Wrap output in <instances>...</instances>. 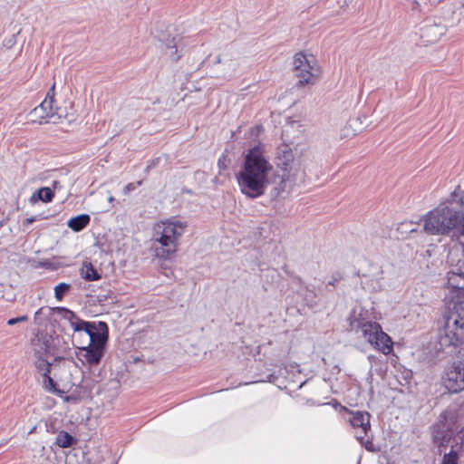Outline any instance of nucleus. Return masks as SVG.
Listing matches in <instances>:
<instances>
[{"label":"nucleus","mask_w":464,"mask_h":464,"mask_svg":"<svg viewBox=\"0 0 464 464\" xmlns=\"http://www.w3.org/2000/svg\"><path fill=\"white\" fill-rule=\"evenodd\" d=\"M35 428H36V427H34V428L29 431V433H33V432L34 431Z\"/></svg>","instance_id":"obj_36"},{"label":"nucleus","mask_w":464,"mask_h":464,"mask_svg":"<svg viewBox=\"0 0 464 464\" xmlns=\"http://www.w3.org/2000/svg\"><path fill=\"white\" fill-rule=\"evenodd\" d=\"M53 192L49 187L40 188L38 190L33 193L30 198V202L32 204L36 203L38 200H41L44 203L51 202L53 198Z\"/></svg>","instance_id":"obj_19"},{"label":"nucleus","mask_w":464,"mask_h":464,"mask_svg":"<svg viewBox=\"0 0 464 464\" xmlns=\"http://www.w3.org/2000/svg\"><path fill=\"white\" fill-rule=\"evenodd\" d=\"M423 230L431 236H451L459 240L450 254L454 252L464 256V190H455L449 198L430 210L421 218Z\"/></svg>","instance_id":"obj_2"},{"label":"nucleus","mask_w":464,"mask_h":464,"mask_svg":"<svg viewBox=\"0 0 464 464\" xmlns=\"http://www.w3.org/2000/svg\"><path fill=\"white\" fill-rule=\"evenodd\" d=\"M351 425L353 428L361 429V432L364 435L370 430V414L368 412L355 411L352 412L350 419Z\"/></svg>","instance_id":"obj_18"},{"label":"nucleus","mask_w":464,"mask_h":464,"mask_svg":"<svg viewBox=\"0 0 464 464\" xmlns=\"http://www.w3.org/2000/svg\"><path fill=\"white\" fill-rule=\"evenodd\" d=\"M37 218L36 217H30V218H27L24 221V226L25 227H28L29 225L33 224L34 221H36Z\"/></svg>","instance_id":"obj_29"},{"label":"nucleus","mask_w":464,"mask_h":464,"mask_svg":"<svg viewBox=\"0 0 464 464\" xmlns=\"http://www.w3.org/2000/svg\"><path fill=\"white\" fill-rule=\"evenodd\" d=\"M446 312L443 323L459 317L464 310V272L452 269L447 274Z\"/></svg>","instance_id":"obj_5"},{"label":"nucleus","mask_w":464,"mask_h":464,"mask_svg":"<svg viewBox=\"0 0 464 464\" xmlns=\"http://www.w3.org/2000/svg\"><path fill=\"white\" fill-rule=\"evenodd\" d=\"M113 199H114V198H113L112 197H110V198H109V201H110V202L113 201Z\"/></svg>","instance_id":"obj_38"},{"label":"nucleus","mask_w":464,"mask_h":464,"mask_svg":"<svg viewBox=\"0 0 464 464\" xmlns=\"http://www.w3.org/2000/svg\"><path fill=\"white\" fill-rule=\"evenodd\" d=\"M188 222L170 217L155 222L151 228L150 248L156 258L169 260L179 250Z\"/></svg>","instance_id":"obj_4"},{"label":"nucleus","mask_w":464,"mask_h":464,"mask_svg":"<svg viewBox=\"0 0 464 464\" xmlns=\"http://www.w3.org/2000/svg\"><path fill=\"white\" fill-rule=\"evenodd\" d=\"M28 320L27 315H22L15 318H11L7 321L8 325H14L15 324L26 322Z\"/></svg>","instance_id":"obj_28"},{"label":"nucleus","mask_w":464,"mask_h":464,"mask_svg":"<svg viewBox=\"0 0 464 464\" xmlns=\"http://www.w3.org/2000/svg\"><path fill=\"white\" fill-rule=\"evenodd\" d=\"M361 336L374 349L387 355L392 352L393 343L392 338L382 331L381 324L377 322H371L363 324L359 329Z\"/></svg>","instance_id":"obj_8"},{"label":"nucleus","mask_w":464,"mask_h":464,"mask_svg":"<svg viewBox=\"0 0 464 464\" xmlns=\"http://www.w3.org/2000/svg\"><path fill=\"white\" fill-rule=\"evenodd\" d=\"M453 440L454 444H450V451L443 455L440 464H459V452L454 448L459 447L460 449L464 443V427L456 434Z\"/></svg>","instance_id":"obj_14"},{"label":"nucleus","mask_w":464,"mask_h":464,"mask_svg":"<svg viewBox=\"0 0 464 464\" xmlns=\"http://www.w3.org/2000/svg\"><path fill=\"white\" fill-rule=\"evenodd\" d=\"M81 276L87 281H95L101 278L100 274L90 262L83 263L81 269Z\"/></svg>","instance_id":"obj_22"},{"label":"nucleus","mask_w":464,"mask_h":464,"mask_svg":"<svg viewBox=\"0 0 464 464\" xmlns=\"http://www.w3.org/2000/svg\"><path fill=\"white\" fill-rule=\"evenodd\" d=\"M91 218L90 216L87 214H81L77 217L72 218L68 221V227L75 231L79 232L82 230L90 222Z\"/></svg>","instance_id":"obj_21"},{"label":"nucleus","mask_w":464,"mask_h":464,"mask_svg":"<svg viewBox=\"0 0 464 464\" xmlns=\"http://www.w3.org/2000/svg\"><path fill=\"white\" fill-rule=\"evenodd\" d=\"M173 54H174V51L171 49V50H170V53H169V55H171V56H172Z\"/></svg>","instance_id":"obj_37"},{"label":"nucleus","mask_w":464,"mask_h":464,"mask_svg":"<svg viewBox=\"0 0 464 464\" xmlns=\"http://www.w3.org/2000/svg\"><path fill=\"white\" fill-rule=\"evenodd\" d=\"M218 166L221 168L223 166V163H221V160H218Z\"/></svg>","instance_id":"obj_34"},{"label":"nucleus","mask_w":464,"mask_h":464,"mask_svg":"<svg viewBox=\"0 0 464 464\" xmlns=\"http://www.w3.org/2000/svg\"><path fill=\"white\" fill-rule=\"evenodd\" d=\"M55 311L73 329L72 342L78 349L77 357L89 366L97 365L105 353V348L109 338V328L102 321L88 322L80 319L75 313L65 308L56 307Z\"/></svg>","instance_id":"obj_1"},{"label":"nucleus","mask_w":464,"mask_h":464,"mask_svg":"<svg viewBox=\"0 0 464 464\" xmlns=\"http://www.w3.org/2000/svg\"><path fill=\"white\" fill-rule=\"evenodd\" d=\"M71 289V285L67 283H60L54 287V296L58 301H62L63 296Z\"/></svg>","instance_id":"obj_26"},{"label":"nucleus","mask_w":464,"mask_h":464,"mask_svg":"<svg viewBox=\"0 0 464 464\" xmlns=\"http://www.w3.org/2000/svg\"><path fill=\"white\" fill-rule=\"evenodd\" d=\"M369 312L361 305H355L349 316V325L352 331L359 333L363 324L371 323Z\"/></svg>","instance_id":"obj_13"},{"label":"nucleus","mask_w":464,"mask_h":464,"mask_svg":"<svg viewBox=\"0 0 464 464\" xmlns=\"http://www.w3.org/2000/svg\"><path fill=\"white\" fill-rule=\"evenodd\" d=\"M295 160L294 153L288 146L282 145L277 149L276 162L280 170L285 169Z\"/></svg>","instance_id":"obj_16"},{"label":"nucleus","mask_w":464,"mask_h":464,"mask_svg":"<svg viewBox=\"0 0 464 464\" xmlns=\"http://www.w3.org/2000/svg\"><path fill=\"white\" fill-rule=\"evenodd\" d=\"M356 439L361 442L363 443V436L362 434H356Z\"/></svg>","instance_id":"obj_31"},{"label":"nucleus","mask_w":464,"mask_h":464,"mask_svg":"<svg viewBox=\"0 0 464 464\" xmlns=\"http://www.w3.org/2000/svg\"><path fill=\"white\" fill-rule=\"evenodd\" d=\"M75 442L74 438L66 431H61L56 437L55 443L61 448H69Z\"/></svg>","instance_id":"obj_24"},{"label":"nucleus","mask_w":464,"mask_h":464,"mask_svg":"<svg viewBox=\"0 0 464 464\" xmlns=\"http://www.w3.org/2000/svg\"><path fill=\"white\" fill-rule=\"evenodd\" d=\"M443 384L452 393L464 390V348L458 361L447 370L443 377Z\"/></svg>","instance_id":"obj_11"},{"label":"nucleus","mask_w":464,"mask_h":464,"mask_svg":"<svg viewBox=\"0 0 464 464\" xmlns=\"http://www.w3.org/2000/svg\"><path fill=\"white\" fill-rule=\"evenodd\" d=\"M462 5H463V7H464V0H463V2H462Z\"/></svg>","instance_id":"obj_40"},{"label":"nucleus","mask_w":464,"mask_h":464,"mask_svg":"<svg viewBox=\"0 0 464 464\" xmlns=\"http://www.w3.org/2000/svg\"><path fill=\"white\" fill-rule=\"evenodd\" d=\"M51 365H48L47 369H38L40 372L43 373L44 376V387L45 390L49 392H54L55 390V382L50 376Z\"/></svg>","instance_id":"obj_25"},{"label":"nucleus","mask_w":464,"mask_h":464,"mask_svg":"<svg viewBox=\"0 0 464 464\" xmlns=\"http://www.w3.org/2000/svg\"><path fill=\"white\" fill-rule=\"evenodd\" d=\"M135 188V186L132 183H129L125 188V193H129L130 191L133 190Z\"/></svg>","instance_id":"obj_30"},{"label":"nucleus","mask_w":464,"mask_h":464,"mask_svg":"<svg viewBox=\"0 0 464 464\" xmlns=\"http://www.w3.org/2000/svg\"><path fill=\"white\" fill-rule=\"evenodd\" d=\"M34 354L35 357V367L37 369H47L52 365L48 358L52 352V338L47 335L37 336L32 341Z\"/></svg>","instance_id":"obj_12"},{"label":"nucleus","mask_w":464,"mask_h":464,"mask_svg":"<svg viewBox=\"0 0 464 464\" xmlns=\"http://www.w3.org/2000/svg\"><path fill=\"white\" fill-rule=\"evenodd\" d=\"M281 180L277 188V195L282 192L289 193L295 185L304 181L305 170L301 160H296L285 169L281 170Z\"/></svg>","instance_id":"obj_10"},{"label":"nucleus","mask_w":464,"mask_h":464,"mask_svg":"<svg viewBox=\"0 0 464 464\" xmlns=\"http://www.w3.org/2000/svg\"><path fill=\"white\" fill-rule=\"evenodd\" d=\"M437 340L441 349L457 347L464 343V309L459 317L442 324L439 328Z\"/></svg>","instance_id":"obj_6"},{"label":"nucleus","mask_w":464,"mask_h":464,"mask_svg":"<svg viewBox=\"0 0 464 464\" xmlns=\"http://www.w3.org/2000/svg\"><path fill=\"white\" fill-rule=\"evenodd\" d=\"M446 34V27L440 24H429L422 29L421 36L427 43H435Z\"/></svg>","instance_id":"obj_17"},{"label":"nucleus","mask_w":464,"mask_h":464,"mask_svg":"<svg viewBox=\"0 0 464 464\" xmlns=\"http://www.w3.org/2000/svg\"><path fill=\"white\" fill-rule=\"evenodd\" d=\"M216 63H227L229 69L231 70V72H229V75H231L232 72H234L236 71V68L238 66L237 59L235 58V59H231L230 61H228L227 54H226V53L222 54L221 56H218Z\"/></svg>","instance_id":"obj_27"},{"label":"nucleus","mask_w":464,"mask_h":464,"mask_svg":"<svg viewBox=\"0 0 464 464\" xmlns=\"http://www.w3.org/2000/svg\"><path fill=\"white\" fill-rule=\"evenodd\" d=\"M419 224L412 221L401 222L397 227V233L401 238L406 237L409 234L418 230Z\"/></svg>","instance_id":"obj_23"},{"label":"nucleus","mask_w":464,"mask_h":464,"mask_svg":"<svg viewBox=\"0 0 464 464\" xmlns=\"http://www.w3.org/2000/svg\"><path fill=\"white\" fill-rule=\"evenodd\" d=\"M294 70L298 79L297 85L314 84L319 76V67L313 54L303 52L294 56Z\"/></svg>","instance_id":"obj_7"},{"label":"nucleus","mask_w":464,"mask_h":464,"mask_svg":"<svg viewBox=\"0 0 464 464\" xmlns=\"http://www.w3.org/2000/svg\"><path fill=\"white\" fill-rule=\"evenodd\" d=\"M54 90L55 84L53 83L47 92L45 99L30 111L29 117L33 122L44 124L52 121L56 123L63 118L60 109L53 106Z\"/></svg>","instance_id":"obj_9"},{"label":"nucleus","mask_w":464,"mask_h":464,"mask_svg":"<svg viewBox=\"0 0 464 464\" xmlns=\"http://www.w3.org/2000/svg\"><path fill=\"white\" fill-rule=\"evenodd\" d=\"M369 445H372V443L368 441L367 444L365 445V448H366V450H371V448Z\"/></svg>","instance_id":"obj_33"},{"label":"nucleus","mask_w":464,"mask_h":464,"mask_svg":"<svg viewBox=\"0 0 464 464\" xmlns=\"http://www.w3.org/2000/svg\"><path fill=\"white\" fill-rule=\"evenodd\" d=\"M440 425H437L433 429V440L439 446L449 445L451 440L452 431L451 430H440Z\"/></svg>","instance_id":"obj_20"},{"label":"nucleus","mask_w":464,"mask_h":464,"mask_svg":"<svg viewBox=\"0 0 464 464\" xmlns=\"http://www.w3.org/2000/svg\"><path fill=\"white\" fill-rule=\"evenodd\" d=\"M419 6H420L419 3L414 1L413 5H412V9L417 10V9H419Z\"/></svg>","instance_id":"obj_32"},{"label":"nucleus","mask_w":464,"mask_h":464,"mask_svg":"<svg viewBox=\"0 0 464 464\" xmlns=\"http://www.w3.org/2000/svg\"><path fill=\"white\" fill-rule=\"evenodd\" d=\"M374 272L369 276H363L362 283L372 291L378 292L383 286V271L380 267H375Z\"/></svg>","instance_id":"obj_15"},{"label":"nucleus","mask_w":464,"mask_h":464,"mask_svg":"<svg viewBox=\"0 0 464 464\" xmlns=\"http://www.w3.org/2000/svg\"><path fill=\"white\" fill-rule=\"evenodd\" d=\"M40 311H41V310L36 311V313H35V316H36V315H38V314H40Z\"/></svg>","instance_id":"obj_39"},{"label":"nucleus","mask_w":464,"mask_h":464,"mask_svg":"<svg viewBox=\"0 0 464 464\" xmlns=\"http://www.w3.org/2000/svg\"><path fill=\"white\" fill-rule=\"evenodd\" d=\"M273 165L264 148L255 146L247 150L236 179L240 192L250 199L265 195L270 184Z\"/></svg>","instance_id":"obj_3"},{"label":"nucleus","mask_w":464,"mask_h":464,"mask_svg":"<svg viewBox=\"0 0 464 464\" xmlns=\"http://www.w3.org/2000/svg\"><path fill=\"white\" fill-rule=\"evenodd\" d=\"M218 166L221 168L223 166V163H221V160H218Z\"/></svg>","instance_id":"obj_35"}]
</instances>
